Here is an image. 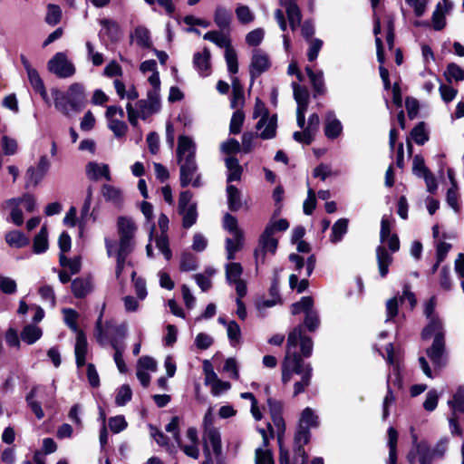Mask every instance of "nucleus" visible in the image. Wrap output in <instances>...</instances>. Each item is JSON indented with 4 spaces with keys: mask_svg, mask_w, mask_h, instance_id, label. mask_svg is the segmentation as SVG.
<instances>
[{
    "mask_svg": "<svg viewBox=\"0 0 464 464\" xmlns=\"http://www.w3.org/2000/svg\"><path fill=\"white\" fill-rule=\"evenodd\" d=\"M445 77L449 82L452 81L460 82L464 80V70L455 63L448 65Z\"/></svg>",
    "mask_w": 464,
    "mask_h": 464,
    "instance_id": "052dcab7",
    "label": "nucleus"
},
{
    "mask_svg": "<svg viewBox=\"0 0 464 464\" xmlns=\"http://www.w3.org/2000/svg\"><path fill=\"white\" fill-rule=\"evenodd\" d=\"M43 335L42 329L34 324H27L21 332V339L27 344H33Z\"/></svg>",
    "mask_w": 464,
    "mask_h": 464,
    "instance_id": "2f4dec72",
    "label": "nucleus"
},
{
    "mask_svg": "<svg viewBox=\"0 0 464 464\" xmlns=\"http://www.w3.org/2000/svg\"><path fill=\"white\" fill-rule=\"evenodd\" d=\"M285 8L289 25L293 31L300 26L302 21V13L297 4L288 5L284 6Z\"/></svg>",
    "mask_w": 464,
    "mask_h": 464,
    "instance_id": "4c0bfd02",
    "label": "nucleus"
},
{
    "mask_svg": "<svg viewBox=\"0 0 464 464\" xmlns=\"http://www.w3.org/2000/svg\"><path fill=\"white\" fill-rule=\"evenodd\" d=\"M21 200L10 198L3 203V208H11V220L16 226H21L24 223L23 212L20 208Z\"/></svg>",
    "mask_w": 464,
    "mask_h": 464,
    "instance_id": "bb28decb",
    "label": "nucleus"
},
{
    "mask_svg": "<svg viewBox=\"0 0 464 464\" xmlns=\"http://www.w3.org/2000/svg\"><path fill=\"white\" fill-rule=\"evenodd\" d=\"M33 249L35 254H42L48 249V231L45 226L34 237Z\"/></svg>",
    "mask_w": 464,
    "mask_h": 464,
    "instance_id": "e433bc0d",
    "label": "nucleus"
},
{
    "mask_svg": "<svg viewBox=\"0 0 464 464\" xmlns=\"http://www.w3.org/2000/svg\"><path fill=\"white\" fill-rule=\"evenodd\" d=\"M227 334L231 345L236 346L241 343V329L236 321H229Z\"/></svg>",
    "mask_w": 464,
    "mask_h": 464,
    "instance_id": "603ef678",
    "label": "nucleus"
},
{
    "mask_svg": "<svg viewBox=\"0 0 464 464\" xmlns=\"http://www.w3.org/2000/svg\"><path fill=\"white\" fill-rule=\"evenodd\" d=\"M53 95L55 108L65 116L80 111L86 102L84 86L79 82L71 84L66 92L54 90Z\"/></svg>",
    "mask_w": 464,
    "mask_h": 464,
    "instance_id": "f03ea898",
    "label": "nucleus"
},
{
    "mask_svg": "<svg viewBox=\"0 0 464 464\" xmlns=\"http://www.w3.org/2000/svg\"><path fill=\"white\" fill-rule=\"evenodd\" d=\"M314 308V300L311 296H304L300 299V301L295 302L291 306V312L293 314H298L302 312L307 314V311H310Z\"/></svg>",
    "mask_w": 464,
    "mask_h": 464,
    "instance_id": "de8ad7c7",
    "label": "nucleus"
},
{
    "mask_svg": "<svg viewBox=\"0 0 464 464\" xmlns=\"http://www.w3.org/2000/svg\"><path fill=\"white\" fill-rule=\"evenodd\" d=\"M36 395V388L31 390V392L27 394L25 400L30 407L31 411L34 413L35 417L38 420H42L44 417V412L42 409L41 404L38 401H35L34 398Z\"/></svg>",
    "mask_w": 464,
    "mask_h": 464,
    "instance_id": "13d9d810",
    "label": "nucleus"
},
{
    "mask_svg": "<svg viewBox=\"0 0 464 464\" xmlns=\"http://www.w3.org/2000/svg\"><path fill=\"white\" fill-rule=\"evenodd\" d=\"M386 353H387V362L393 365V379H392V376H389L388 379H390V383L392 382V384L397 387L398 389H401L402 387V381L401 376L399 371L398 364H395L393 360V345L392 343H389L386 346Z\"/></svg>",
    "mask_w": 464,
    "mask_h": 464,
    "instance_id": "7c9ffc66",
    "label": "nucleus"
},
{
    "mask_svg": "<svg viewBox=\"0 0 464 464\" xmlns=\"http://www.w3.org/2000/svg\"><path fill=\"white\" fill-rule=\"evenodd\" d=\"M226 279L229 285H234L237 295L245 296L247 293L246 283L241 278L243 267L239 263L231 262L226 265Z\"/></svg>",
    "mask_w": 464,
    "mask_h": 464,
    "instance_id": "9b49d317",
    "label": "nucleus"
},
{
    "mask_svg": "<svg viewBox=\"0 0 464 464\" xmlns=\"http://www.w3.org/2000/svg\"><path fill=\"white\" fill-rule=\"evenodd\" d=\"M111 347L114 349L115 353L113 355L114 362L117 365L118 370L124 373L127 372V366L123 360V352L125 349V344L123 343H119L116 339H112L110 341Z\"/></svg>",
    "mask_w": 464,
    "mask_h": 464,
    "instance_id": "72a5a7b5",
    "label": "nucleus"
},
{
    "mask_svg": "<svg viewBox=\"0 0 464 464\" xmlns=\"http://www.w3.org/2000/svg\"><path fill=\"white\" fill-rule=\"evenodd\" d=\"M411 137L418 145H423L429 140L428 133L425 130L424 122L418 123L411 130Z\"/></svg>",
    "mask_w": 464,
    "mask_h": 464,
    "instance_id": "bf43d9fd",
    "label": "nucleus"
},
{
    "mask_svg": "<svg viewBox=\"0 0 464 464\" xmlns=\"http://www.w3.org/2000/svg\"><path fill=\"white\" fill-rule=\"evenodd\" d=\"M6 243L15 248H22L29 244V239L18 230L10 231L5 235Z\"/></svg>",
    "mask_w": 464,
    "mask_h": 464,
    "instance_id": "ea45409f",
    "label": "nucleus"
},
{
    "mask_svg": "<svg viewBox=\"0 0 464 464\" xmlns=\"http://www.w3.org/2000/svg\"><path fill=\"white\" fill-rule=\"evenodd\" d=\"M100 24L102 26L99 32V37L101 39L107 37L112 43L120 40L121 34V28L116 21L104 18L100 21Z\"/></svg>",
    "mask_w": 464,
    "mask_h": 464,
    "instance_id": "6ab92c4d",
    "label": "nucleus"
},
{
    "mask_svg": "<svg viewBox=\"0 0 464 464\" xmlns=\"http://www.w3.org/2000/svg\"><path fill=\"white\" fill-rule=\"evenodd\" d=\"M448 405L453 415L464 413V386L457 388L452 399L448 401Z\"/></svg>",
    "mask_w": 464,
    "mask_h": 464,
    "instance_id": "cd10ccee",
    "label": "nucleus"
},
{
    "mask_svg": "<svg viewBox=\"0 0 464 464\" xmlns=\"http://www.w3.org/2000/svg\"><path fill=\"white\" fill-rule=\"evenodd\" d=\"M312 376L313 372L310 373L309 371H307L304 375L299 376V380L295 381L293 396L295 397L305 392L306 388L311 385Z\"/></svg>",
    "mask_w": 464,
    "mask_h": 464,
    "instance_id": "8fccbe9b",
    "label": "nucleus"
},
{
    "mask_svg": "<svg viewBox=\"0 0 464 464\" xmlns=\"http://www.w3.org/2000/svg\"><path fill=\"white\" fill-rule=\"evenodd\" d=\"M313 353V341L303 334V326L298 325L288 334L286 352L282 362V382L288 383L294 375H304L307 371L313 372V367L303 357L308 358Z\"/></svg>",
    "mask_w": 464,
    "mask_h": 464,
    "instance_id": "f257e3e1",
    "label": "nucleus"
},
{
    "mask_svg": "<svg viewBox=\"0 0 464 464\" xmlns=\"http://www.w3.org/2000/svg\"><path fill=\"white\" fill-rule=\"evenodd\" d=\"M204 451H209L208 444L211 445L213 452L218 456L222 450L220 433L217 428H208L203 432Z\"/></svg>",
    "mask_w": 464,
    "mask_h": 464,
    "instance_id": "aec40b11",
    "label": "nucleus"
},
{
    "mask_svg": "<svg viewBox=\"0 0 464 464\" xmlns=\"http://www.w3.org/2000/svg\"><path fill=\"white\" fill-rule=\"evenodd\" d=\"M63 320L65 324L73 332L78 334V332H82L79 330L77 320L79 317L78 313L72 308H63Z\"/></svg>",
    "mask_w": 464,
    "mask_h": 464,
    "instance_id": "09e8293b",
    "label": "nucleus"
},
{
    "mask_svg": "<svg viewBox=\"0 0 464 464\" xmlns=\"http://www.w3.org/2000/svg\"><path fill=\"white\" fill-rule=\"evenodd\" d=\"M267 406L273 424L276 427L277 441L281 442L285 431V423L282 415L284 404L281 401L274 398H268Z\"/></svg>",
    "mask_w": 464,
    "mask_h": 464,
    "instance_id": "f8f14e48",
    "label": "nucleus"
},
{
    "mask_svg": "<svg viewBox=\"0 0 464 464\" xmlns=\"http://www.w3.org/2000/svg\"><path fill=\"white\" fill-rule=\"evenodd\" d=\"M231 13L222 6H218L215 11L214 21L222 30H228L231 23Z\"/></svg>",
    "mask_w": 464,
    "mask_h": 464,
    "instance_id": "f704fd0d",
    "label": "nucleus"
},
{
    "mask_svg": "<svg viewBox=\"0 0 464 464\" xmlns=\"http://www.w3.org/2000/svg\"><path fill=\"white\" fill-rule=\"evenodd\" d=\"M51 167L46 155L39 158L36 165L27 168L24 174V188H36L45 178Z\"/></svg>",
    "mask_w": 464,
    "mask_h": 464,
    "instance_id": "0eeeda50",
    "label": "nucleus"
},
{
    "mask_svg": "<svg viewBox=\"0 0 464 464\" xmlns=\"http://www.w3.org/2000/svg\"><path fill=\"white\" fill-rule=\"evenodd\" d=\"M1 146L5 155H14L18 150V143L15 139L4 135L1 139Z\"/></svg>",
    "mask_w": 464,
    "mask_h": 464,
    "instance_id": "0e129e2a",
    "label": "nucleus"
},
{
    "mask_svg": "<svg viewBox=\"0 0 464 464\" xmlns=\"http://www.w3.org/2000/svg\"><path fill=\"white\" fill-rule=\"evenodd\" d=\"M117 228L120 237L117 246L133 249V237L137 230L133 220L127 217H120L117 221Z\"/></svg>",
    "mask_w": 464,
    "mask_h": 464,
    "instance_id": "9d476101",
    "label": "nucleus"
},
{
    "mask_svg": "<svg viewBox=\"0 0 464 464\" xmlns=\"http://www.w3.org/2000/svg\"><path fill=\"white\" fill-rule=\"evenodd\" d=\"M72 292L77 298L87 295L92 291V284L90 279L78 277L72 282Z\"/></svg>",
    "mask_w": 464,
    "mask_h": 464,
    "instance_id": "c85d7f7f",
    "label": "nucleus"
},
{
    "mask_svg": "<svg viewBox=\"0 0 464 464\" xmlns=\"http://www.w3.org/2000/svg\"><path fill=\"white\" fill-rule=\"evenodd\" d=\"M62 18V9L59 5L49 4L47 5V14L45 16V22L49 25H56L60 23Z\"/></svg>",
    "mask_w": 464,
    "mask_h": 464,
    "instance_id": "4d7b16f0",
    "label": "nucleus"
},
{
    "mask_svg": "<svg viewBox=\"0 0 464 464\" xmlns=\"http://www.w3.org/2000/svg\"><path fill=\"white\" fill-rule=\"evenodd\" d=\"M87 347V339L83 332H78L74 347L75 361L78 368H81L85 364Z\"/></svg>",
    "mask_w": 464,
    "mask_h": 464,
    "instance_id": "5701e85b",
    "label": "nucleus"
},
{
    "mask_svg": "<svg viewBox=\"0 0 464 464\" xmlns=\"http://www.w3.org/2000/svg\"><path fill=\"white\" fill-rule=\"evenodd\" d=\"M160 110V97L155 91H148L147 98L138 101L135 107L131 103H127L126 111L128 120L134 128L138 126V119L146 120L150 115L157 113Z\"/></svg>",
    "mask_w": 464,
    "mask_h": 464,
    "instance_id": "7ed1b4c3",
    "label": "nucleus"
},
{
    "mask_svg": "<svg viewBox=\"0 0 464 464\" xmlns=\"http://www.w3.org/2000/svg\"><path fill=\"white\" fill-rule=\"evenodd\" d=\"M270 61L268 55L261 49H255L252 53L250 72L252 77H257L268 70Z\"/></svg>",
    "mask_w": 464,
    "mask_h": 464,
    "instance_id": "f3484780",
    "label": "nucleus"
},
{
    "mask_svg": "<svg viewBox=\"0 0 464 464\" xmlns=\"http://www.w3.org/2000/svg\"><path fill=\"white\" fill-rule=\"evenodd\" d=\"M226 167L227 169V182L237 181L241 179L242 168L237 159L228 157L226 159Z\"/></svg>",
    "mask_w": 464,
    "mask_h": 464,
    "instance_id": "473e14b6",
    "label": "nucleus"
},
{
    "mask_svg": "<svg viewBox=\"0 0 464 464\" xmlns=\"http://www.w3.org/2000/svg\"><path fill=\"white\" fill-rule=\"evenodd\" d=\"M445 338H441L440 335L434 337L431 346L426 350L427 356L437 366H443L445 364Z\"/></svg>",
    "mask_w": 464,
    "mask_h": 464,
    "instance_id": "dca6fc26",
    "label": "nucleus"
},
{
    "mask_svg": "<svg viewBox=\"0 0 464 464\" xmlns=\"http://www.w3.org/2000/svg\"><path fill=\"white\" fill-rule=\"evenodd\" d=\"M102 194L106 201L111 202L116 207H121L123 204V193L122 191L111 185L105 184L102 188Z\"/></svg>",
    "mask_w": 464,
    "mask_h": 464,
    "instance_id": "b1692460",
    "label": "nucleus"
},
{
    "mask_svg": "<svg viewBox=\"0 0 464 464\" xmlns=\"http://www.w3.org/2000/svg\"><path fill=\"white\" fill-rule=\"evenodd\" d=\"M227 194L229 209L231 211H237L242 206L240 192L235 186L228 185L227 187Z\"/></svg>",
    "mask_w": 464,
    "mask_h": 464,
    "instance_id": "c03bdc74",
    "label": "nucleus"
},
{
    "mask_svg": "<svg viewBox=\"0 0 464 464\" xmlns=\"http://www.w3.org/2000/svg\"><path fill=\"white\" fill-rule=\"evenodd\" d=\"M210 57V51L208 48H204L202 52H198L194 53V68L202 77H207L211 73Z\"/></svg>",
    "mask_w": 464,
    "mask_h": 464,
    "instance_id": "a211bd4d",
    "label": "nucleus"
},
{
    "mask_svg": "<svg viewBox=\"0 0 464 464\" xmlns=\"http://www.w3.org/2000/svg\"><path fill=\"white\" fill-rule=\"evenodd\" d=\"M196 151L197 146L192 138L185 135L179 136L176 150L179 166L198 164L196 160Z\"/></svg>",
    "mask_w": 464,
    "mask_h": 464,
    "instance_id": "6e6552de",
    "label": "nucleus"
},
{
    "mask_svg": "<svg viewBox=\"0 0 464 464\" xmlns=\"http://www.w3.org/2000/svg\"><path fill=\"white\" fill-rule=\"evenodd\" d=\"M179 267L184 272L196 270L198 267L197 257L189 252L183 253L180 257Z\"/></svg>",
    "mask_w": 464,
    "mask_h": 464,
    "instance_id": "5fc2aeb1",
    "label": "nucleus"
},
{
    "mask_svg": "<svg viewBox=\"0 0 464 464\" xmlns=\"http://www.w3.org/2000/svg\"><path fill=\"white\" fill-rule=\"evenodd\" d=\"M432 25L436 31H440L446 25L445 14L442 12V5L437 4L432 14Z\"/></svg>",
    "mask_w": 464,
    "mask_h": 464,
    "instance_id": "338daca9",
    "label": "nucleus"
},
{
    "mask_svg": "<svg viewBox=\"0 0 464 464\" xmlns=\"http://www.w3.org/2000/svg\"><path fill=\"white\" fill-rule=\"evenodd\" d=\"M379 273L382 277H385L389 272V266L392 262V256L387 252L383 246H379L376 249Z\"/></svg>",
    "mask_w": 464,
    "mask_h": 464,
    "instance_id": "a878e982",
    "label": "nucleus"
},
{
    "mask_svg": "<svg viewBox=\"0 0 464 464\" xmlns=\"http://www.w3.org/2000/svg\"><path fill=\"white\" fill-rule=\"evenodd\" d=\"M223 227L231 233L234 237H240L243 235L242 230L237 227V218L229 213L224 216Z\"/></svg>",
    "mask_w": 464,
    "mask_h": 464,
    "instance_id": "49530a36",
    "label": "nucleus"
},
{
    "mask_svg": "<svg viewBox=\"0 0 464 464\" xmlns=\"http://www.w3.org/2000/svg\"><path fill=\"white\" fill-rule=\"evenodd\" d=\"M244 102V90L241 85L238 78L234 77L232 79V98H231V107L233 109L237 108L239 105H242Z\"/></svg>",
    "mask_w": 464,
    "mask_h": 464,
    "instance_id": "79ce46f5",
    "label": "nucleus"
},
{
    "mask_svg": "<svg viewBox=\"0 0 464 464\" xmlns=\"http://www.w3.org/2000/svg\"><path fill=\"white\" fill-rule=\"evenodd\" d=\"M253 116L254 118L260 117V120L256 123V130H260L265 127L258 135L260 138L263 140H270L276 137L277 123L276 115H273L269 118L265 104L259 99L256 102Z\"/></svg>",
    "mask_w": 464,
    "mask_h": 464,
    "instance_id": "20e7f679",
    "label": "nucleus"
},
{
    "mask_svg": "<svg viewBox=\"0 0 464 464\" xmlns=\"http://www.w3.org/2000/svg\"><path fill=\"white\" fill-rule=\"evenodd\" d=\"M298 426L307 428L309 430L311 428H317L319 426V417L313 409L306 407L301 413Z\"/></svg>",
    "mask_w": 464,
    "mask_h": 464,
    "instance_id": "c756f323",
    "label": "nucleus"
},
{
    "mask_svg": "<svg viewBox=\"0 0 464 464\" xmlns=\"http://www.w3.org/2000/svg\"><path fill=\"white\" fill-rule=\"evenodd\" d=\"M243 241V235L240 237H227L226 239L227 258L235 259L236 253L240 249Z\"/></svg>",
    "mask_w": 464,
    "mask_h": 464,
    "instance_id": "864d4df0",
    "label": "nucleus"
},
{
    "mask_svg": "<svg viewBox=\"0 0 464 464\" xmlns=\"http://www.w3.org/2000/svg\"><path fill=\"white\" fill-rule=\"evenodd\" d=\"M132 250L133 249L117 246V250H116L117 264H116V271H115L117 278H120V276L124 269V266L126 265V259H127L128 256L132 252Z\"/></svg>",
    "mask_w": 464,
    "mask_h": 464,
    "instance_id": "3c124183",
    "label": "nucleus"
},
{
    "mask_svg": "<svg viewBox=\"0 0 464 464\" xmlns=\"http://www.w3.org/2000/svg\"><path fill=\"white\" fill-rule=\"evenodd\" d=\"M186 437L188 440V443L184 444L179 439V443H178L179 447L188 457L198 459L199 457V449L198 431L196 428H188L186 432Z\"/></svg>",
    "mask_w": 464,
    "mask_h": 464,
    "instance_id": "2eb2a0df",
    "label": "nucleus"
},
{
    "mask_svg": "<svg viewBox=\"0 0 464 464\" xmlns=\"http://www.w3.org/2000/svg\"><path fill=\"white\" fill-rule=\"evenodd\" d=\"M48 70L59 78H69L75 73L73 63L68 60L64 53H55L47 64Z\"/></svg>",
    "mask_w": 464,
    "mask_h": 464,
    "instance_id": "1a4fd4ad",
    "label": "nucleus"
},
{
    "mask_svg": "<svg viewBox=\"0 0 464 464\" xmlns=\"http://www.w3.org/2000/svg\"><path fill=\"white\" fill-rule=\"evenodd\" d=\"M416 450L419 454V461L420 464H432V460L435 457L426 443L417 444Z\"/></svg>",
    "mask_w": 464,
    "mask_h": 464,
    "instance_id": "69168bd1",
    "label": "nucleus"
},
{
    "mask_svg": "<svg viewBox=\"0 0 464 464\" xmlns=\"http://www.w3.org/2000/svg\"><path fill=\"white\" fill-rule=\"evenodd\" d=\"M28 80L32 85V87L34 89L35 92H39L42 98L47 102L48 101V94L45 90L44 84L43 80L41 79L38 72L34 69L32 71H29L27 72Z\"/></svg>",
    "mask_w": 464,
    "mask_h": 464,
    "instance_id": "58836bf2",
    "label": "nucleus"
},
{
    "mask_svg": "<svg viewBox=\"0 0 464 464\" xmlns=\"http://www.w3.org/2000/svg\"><path fill=\"white\" fill-rule=\"evenodd\" d=\"M256 464H275L272 451L260 447L256 450Z\"/></svg>",
    "mask_w": 464,
    "mask_h": 464,
    "instance_id": "774afa93",
    "label": "nucleus"
},
{
    "mask_svg": "<svg viewBox=\"0 0 464 464\" xmlns=\"http://www.w3.org/2000/svg\"><path fill=\"white\" fill-rule=\"evenodd\" d=\"M278 246V240L271 233V227H266L258 239V246L255 249L254 255L256 266L266 262V255L274 256Z\"/></svg>",
    "mask_w": 464,
    "mask_h": 464,
    "instance_id": "39448f33",
    "label": "nucleus"
},
{
    "mask_svg": "<svg viewBox=\"0 0 464 464\" xmlns=\"http://www.w3.org/2000/svg\"><path fill=\"white\" fill-rule=\"evenodd\" d=\"M59 262L62 266L69 268L71 274L72 275L77 274L81 271L82 263L80 256L68 258L63 254H60Z\"/></svg>",
    "mask_w": 464,
    "mask_h": 464,
    "instance_id": "a18cd8bd",
    "label": "nucleus"
},
{
    "mask_svg": "<svg viewBox=\"0 0 464 464\" xmlns=\"http://www.w3.org/2000/svg\"><path fill=\"white\" fill-rule=\"evenodd\" d=\"M179 183L182 188L190 184L194 188H199L203 185L202 175L198 172V164L179 166Z\"/></svg>",
    "mask_w": 464,
    "mask_h": 464,
    "instance_id": "ddd939ff",
    "label": "nucleus"
},
{
    "mask_svg": "<svg viewBox=\"0 0 464 464\" xmlns=\"http://www.w3.org/2000/svg\"><path fill=\"white\" fill-rule=\"evenodd\" d=\"M86 175L92 180H98L104 178L110 181L111 179L110 169L107 164L98 163L96 161H91L86 165Z\"/></svg>",
    "mask_w": 464,
    "mask_h": 464,
    "instance_id": "412c9836",
    "label": "nucleus"
},
{
    "mask_svg": "<svg viewBox=\"0 0 464 464\" xmlns=\"http://www.w3.org/2000/svg\"><path fill=\"white\" fill-rule=\"evenodd\" d=\"M429 324L423 328L421 332V337L424 340L430 339L432 335L444 338V331L442 322L439 317L428 319Z\"/></svg>",
    "mask_w": 464,
    "mask_h": 464,
    "instance_id": "393cba45",
    "label": "nucleus"
},
{
    "mask_svg": "<svg viewBox=\"0 0 464 464\" xmlns=\"http://www.w3.org/2000/svg\"><path fill=\"white\" fill-rule=\"evenodd\" d=\"M131 38L142 48H149L151 45L150 31L144 26L136 27L131 34Z\"/></svg>",
    "mask_w": 464,
    "mask_h": 464,
    "instance_id": "c9c22d12",
    "label": "nucleus"
},
{
    "mask_svg": "<svg viewBox=\"0 0 464 464\" xmlns=\"http://www.w3.org/2000/svg\"><path fill=\"white\" fill-rule=\"evenodd\" d=\"M203 38L205 40L214 43L221 48H225V50H227V48H232L230 45V39L228 38V36L218 31L208 32L204 34Z\"/></svg>",
    "mask_w": 464,
    "mask_h": 464,
    "instance_id": "a19ab883",
    "label": "nucleus"
},
{
    "mask_svg": "<svg viewBox=\"0 0 464 464\" xmlns=\"http://www.w3.org/2000/svg\"><path fill=\"white\" fill-rule=\"evenodd\" d=\"M348 228V219H338L332 227L331 241L337 243L342 240L343 237L346 234Z\"/></svg>",
    "mask_w": 464,
    "mask_h": 464,
    "instance_id": "37998d69",
    "label": "nucleus"
},
{
    "mask_svg": "<svg viewBox=\"0 0 464 464\" xmlns=\"http://www.w3.org/2000/svg\"><path fill=\"white\" fill-rule=\"evenodd\" d=\"M122 119L123 118L108 120V128L113 132V134L117 138H121L125 136L128 130V126L122 121Z\"/></svg>",
    "mask_w": 464,
    "mask_h": 464,
    "instance_id": "6e6d98bb",
    "label": "nucleus"
},
{
    "mask_svg": "<svg viewBox=\"0 0 464 464\" xmlns=\"http://www.w3.org/2000/svg\"><path fill=\"white\" fill-rule=\"evenodd\" d=\"M193 194L189 190L182 191L179 197L178 212L182 217V227L189 228L198 218L197 204L192 201Z\"/></svg>",
    "mask_w": 464,
    "mask_h": 464,
    "instance_id": "423d86ee",
    "label": "nucleus"
},
{
    "mask_svg": "<svg viewBox=\"0 0 464 464\" xmlns=\"http://www.w3.org/2000/svg\"><path fill=\"white\" fill-rule=\"evenodd\" d=\"M304 324L310 332H314L317 330L320 325L318 312L314 308L310 311H307V314H305L304 316Z\"/></svg>",
    "mask_w": 464,
    "mask_h": 464,
    "instance_id": "e2e57ef3",
    "label": "nucleus"
},
{
    "mask_svg": "<svg viewBox=\"0 0 464 464\" xmlns=\"http://www.w3.org/2000/svg\"><path fill=\"white\" fill-rule=\"evenodd\" d=\"M310 438V430L307 428L298 426L294 438V452L296 462H298V458H300L302 464L307 461L308 457L304 451V446L309 442Z\"/></svg>",
    "mask_w": 464,
    "mask_h": 464,
    "instance_id": "4468645a",
    "label": "nucleus"
},
{
    "mask_svg": "<svg viewBox=\"0 0 464 464\" xmlns=\"http://www.w3.org/2000/svg\"><path fill=\"white\" fill-rule=\"evenodd\" d=\"M132 391L128 384L121 385L118 390L115 397V403L118 406H124L131 400Z\"/></svg>",
    "mask_w": 464,
    "mask_h": 464,
    "instance_id": "680f3d73",
    "label": "nucleus"
},
{
    "mask_svg": "<svg viewBox=\"0 0 464 464\" xmlns=\"http://www.w3.org/2000/svg\"><path fill=\"white\" fill-rule=\"evenodd\" d=\"M343 130L341 121L336 119L334 111H328L325 115L324 134L328 139L337 138Z\"/></svg>",
    "mask_w": 464,
    "mask_h": 464,
    "instance_id": "4be33fe9",
    "label": "nucleus"
}]
</instances>
